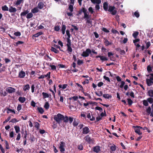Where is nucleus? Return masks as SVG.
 <instances>
[{
  "label": "nucleus",
  "mask_w": 153,
  "mask_h": 153,
  "mask_svg": "<svg viewBox=\"0 0 153 153\" xmlns=\"http://www.w3.org/2000/svg\"><path fill=\"white\" fill-rule=\"evenodd\" d=\"M63 115L62 114L59 113L56 115H55L53 117V119L57 123L60 124L63 120Z\"/></svg>",
  "instance_id": "1"
},
{
  "label": "nucleus",
  "mask_w": 153,
  "mask_h": 153,
  "mask_svg": "<svg viewBox=\"0 0 153 153\" xmlns=\"http://www.w3.org/2000/svg\"><path fill=\"white\" fill-rule=\"evenodd\" d=\"M91 52V50L90 49L88 48L85 51H83L81 55L83 57H87L89 56V54Z\"/></svg>",
  "instance_id": "2"
},
{
  "label": "nucleus",
  "mask_w": 153,
  "mask_h": 153,
  "mask_svg": "<svg viewBox=\"0 0 153 153\" xmlns=\"http://www.w3.org/2000/svg\"><path fill=\"white\" fill-rule=\"evenodd\" d=\"M64 122L67 123L68 122V120L69 121L70 123H71L73 120V118L71 117H69L67 116H65V117L63 116V120Z\"/></svg>",
  "instance_id": "3"
},
{
  "label": "nucleus",
  "mask_w": 153,
  "mask_h": 153,
  "mask_svg": "<svg viewBox=\"0 0 153 153\" xmlns=\"http://www.w3.org/2000/svg\"><path fill=\"white\" fill-rule=\"evenodd\" d=\"M115 7L114 6H109L108 11L111 12L112 15H115L117 13V11L114 10Z\"/></svg>",
  "instance_id": "4"
},
{
  "label": "nucleus",
  "mask_w": 153,
  "mask_h": 153,
  "mask_svg": "<svg viewBox=\"0 0 153 153\" xmlns=\"http://www.w3.org/2000/svg\"><path fill=\"white\" fill-rule=\"evenodd\" d=\"M65 146V143L63 141H62L60 142L59 148L61 152H63L65 151V149L64 148Z\"/></svg>",
  "instance_id": "5"
},
{
  "label": "nucleus",
  "mask_w": 153,
  "mask_h": 153,
  "mask_svg": "<svg viewBox=\"0 0 153 153\" xmlns=\"http://www.w3.org/2000/svg\"><path fill=\"white\" fill-rule=\"evenodd\" d=\"M82 133L83 134H88L90 132V129L87 126H85L82 128Z\"/></svg>",
  "instance_id": "6"
},
{
  "label": "nucleus",
  "mask_w": 153,
  "mask_h": 153,
  "mask_svg": "<svg viewBox=\"0 0 153 153\" xmlns=\"http://www.w3.org/2000/svg\"><path fill=\"white\" fill-rule=\"evenodd\" d=\"M84 139L89 143H92L93 142V140L91 139L88 135L85 136L84 137Z\"/></svg>",
  "instance_id": "7"
},
{
  "label": "nucleus",
  "mask_w": 153,
  "mask_h": 153,
  "mask_svg": "<svg viewBox=\"0 0 153 153\" xmlns=\"http://www.w3.org/2000/svg\"><path fill=\"white\" fill-rule=\"evenodd\" d=\"M25 76V72L23 71H21L19 73L18 77L20 78H23Z\"/></svg>",
  "instance_id": "8"
},
{
  "label": "nucleus",
  "mask_w": 153,
  "mask_h": 153,
  "mask_svg": "<svg viewBox=\"0 0 153 153\" xmlns=\"http://www.w3.org/2000/svg\"><path fill=\"white\" fill-rule=\"evenodd\" d=\"M44 2L42 1H40L37 5V7L40 9H42L43 8L44 4Z\"/></svg>",
  "instance_id": "9"
},
{
  "label": "nucleus",
  "mask_w": 153,
  "mask_h": 153,
  "mask_svg": "<svg viewBox=\"0 0 153 153\" xmlns=\"http://www.w3.org/2000/svg\"><path fill=\"white\" fill-rule=\"evenodd\" d=\"M7 91L10 93H12L15 91V89L11 87H9L7 88Z\"/></svg>",
  "instance_id": "10"
},
{
  "label": "nucleus",
  "mask_w": 153,
  "mask_h": 153,
  "mask_svg": "<svg viewBox=\"0 0 153 153\" xmlns=\"http://www.w3.org/2000/svg\"><path fill=\"white\" fill-rule=\"evenodd\" d=\"M93 151L97 153L99 152L100 151V147L99 146H96L93 148Z\"/></svg>",
  "instance_id": "11"
},
{
  "label": "nucleus",
  "mask_w": 153,
  "mask_h": 153,
  "mask_svg": "<svg viewBox=\"0 0 153 153\" xmlns=\"http://www.w3.org/2000/svg\"><path fill=\"white\" fill-rule=\"evenodd\" d=\"M16 10H17L16 8L13 7L12 6H10L9 10V11L10 13H15Z\"/></svg>",
  "instance_id": "12"
},
{
  "label": "nucleus",
  "mask_w": 153,
  "mask_h": 153,
  "mask_svg": "<svg viewBox=\"0 0 153 153\" xmlns=\"http://www.w3.org/2000/svg\"><path fill=\"white\" fill-rule=\"evenodd\" d=\"M29 13V11L28 10H25L24 12L21 13L20 14V16L21 17L24 16H25L26 14L27 15V13Z\"/></svg>",
  "instance_id": "13"
},
{
  "label": "nucleus",
  "mask_w": 153,
  "mask_h": 153,
  "mask_svg": "<svg viewBox=\"0 0 153 153\" xmlns=\"http://www.w3.org/2000/svg\"><path fill=\"white\" fill-rule=\"evenodd\" d=\"M96 58H100V59L102 61H107L108 60V59L103 56H96Z\"/></svg>",
  "instance_id": "14"
},
{
  "label": "nucleus",
  "mask_w": 153,
  "mask_h": 153,
  "mask_svg": "<svg viewBox=\"0 0 153 153\" xmlns=\"http://www.w3.org/2000/svg\"><path fill=\"white\" fill-rule=\"evenodd\" d=\"M134 130L135 132L139 135H141L142 134V133L140 132V129L137 128L136 126L135 127Z\"/></svg>",
  "instance_id": "15"
},
{
  "label": "nucleus",
  "mask_w": 153,
  "mask_h": 153,
  "mask_svg": "<svg viewBox=\"0 0 153 153\" xmlns=\"http://www.w3.org/2000/svg\"><path fill=\"white\" fill-rule=\"evenodd\" d=\"M152 80L150 79H146V82L148 86H149L152 85Z\"/></svg>",
  "instance_id": "16"
},
{
  "label": "nucleus",
  "mask_w": 153,
  "mask_h": 153,
  "mask_svg": "<svg viewBox=\"0 0 153 153\" xmlns=\"http://www.w3.org/2000/svg\"><path fill=\"white\" fill-rule=\"evenodd\" d=\"M104 39V43L105 44V45L106 46H108L109 45H111V42H110L107 39H105V38Z\"/></svg>",
  "instance_id": "17"
},
{
  "label": "nucleus",
  "mask_w": 153,
  "mask_h": 153,
  "mask_svg": "<svg viewBox=\"0 0 153 153\" xmlns=\"http://www.w3.org/2000/svg\"><path fill=\"white\" fill-rule=\"evenodd\" d=\"M24 0H17L15 3H14V4L15 5H20L21 4L23 3Z\"/></svg>",
  "instance_id": "18"
},
{
  "label": "nucleus",
  "mask_w": 153,
  "mask_h": 153,
  "mask_svg": "<svg viewBox=\"0 0 153 153\" xmlns=\"http://www.w3.org/2000/svg\"><path fill=\"white\" fill-rule=\"evenodd\" d=\"M31 12L33 13H37L39 11L38 8L37 7H34L33 9H32L31 10Z\"/></svg>",
  "instance_id": "19"
},
{
  "label": "nucleus",
  "mask_w": 153,
  "mask_h": 153,
  "mask_svg": "<svg viewBox=\"0 0 153 153\" xmlns=\"http://www.w3.org/2000/svg\"><path fill=\"white\" fill-rule=\"evenodd\" d=\"M79 120H78L74 119V122L73 123V125L74 126H77L79 123Z\"/></svg>",
  "instance_id": "20"
},
{
  "label": "nucleus",
  "mask_w": 153,
  "mask_h": 153,
  "mask_svg": "<svg viewBox=\"0 0 153 153\" xmlns=\"http://www.w3.org/2000/svg\"><path fill=\"white\" fill-rule=\"evenodd\" d=\"M103 8L104 10L106 11L108 10V4L107 2H105L103 4Z\"/></svg>",
  "instance_id": "21"
},
{
  "label": "nucleus",
  "mask_w": 153,
  "mask_h": 153,
  "mask_svg": "<svg viewBox=\"0 0 153 153\" xmlns=\"http://www.w3.org/2000/svg\"><path fill=\"white\" fill-rule=\"evenodd\" d=\"M30 88V85L29 84H27L24 86L23 90L24 91H27V90H28Z\"/></svg>",
  "instance_id": "22"
},
{
  "label": "nucleus",
  "mask_w": 153,
  "mask_h": 153,
  "mask_svg": "<svg viewBox=\"0 0 153 153\" xmlns=\"http://www.w3.org/2000/svg\"><path fill=\"white\" fill-rule=\"evenodd\" d=\"M66 26L65 25H62V27L61 30L62 32V33L63 34H64L65 33V30L66 29Z\"/></svg>",
  "instance_id": "23"
},
{
  "label": "nucleus",
  "mask_w": 153,
  "mask_h": 153,
  "mask_svg": "<svg viewBox=\"0 0 153 153\" xmlns=\"http://www.w3.org/2000/svg\"><path fill=\"white\" fill-rule=\"evenodd\" d=\"M148 93L149 97H153V90H150L148 91Z\"/></svg>",
  "instance_id": "24"
},
{
  "label": "nucleus",
  "mask_w": 153,
  "mask_h": 153,
  "mask_svg": "<svg viewBox=\"0 0 153 153\" xmlns=\"http://www.w3.org/2000/svg\"><path fill=\"white\" fill-rule=\"evenodd\" d=\"M16 133H18L20 131V128L19 126H16L14 127Z\"/></svg>",
  "instance_id": "25"
},
{
  "label": "nucleus",
  "mask_w": 153,
  "mask_h": 153,
  "mask_svg": "<svg viewBox=\"0 0 153 153\" xmlns=\"http://www.w3.org/2000/svg\"><path fill=\"white\" fill-rule=\"evenodd\" d=\"M25 98L24 97H20L19 98V100L22 103L24 102L25 101Z\"/></svg>",
  "instance_id": "26"
},
{
  "label": "nucleus",
  "mask_w": 153,
  "mask_h": 153,
  "mask_svg": "<svg viewBox=\"0 0 153 153\" xmlns=\"http://www.w3.org/2000/svg\"><path fill=\"white\" fill-rule=\"evenodd\" d=\"M33 16V14L32 12L28 13L26 16V18L27 19H29L31 18Z\"/></svg>",
  "instance_id": "27"
},
{
  "label": "nucleus",
  "mask_w": 153,
  "mask_h": 153,
  "mask_svg": "<svg viewBox=\"0 0 153 153\" xmlns=\"http://www.w3.org/2000/svg\"><path fill=\"white\" fill-rule=\"evenodd\" d=\"M67 47L71 46V41L70 38H67Z\"/></svg>",
  "instance_id": "28"
},
{
  "label": "nucleus",
  "mask_w": 153,
  "mask_h": 153,
  "mask_svg": "<svg viewBox=\"0 0 153 153\" xmlns=\"http://www.w3.org/2000/svg\"><path fill=\"white\" fill-rule=\"evenodd\" d=\"M51 50L54 52L56 53H59V51H58L57 50L56 48L53 47H52Z\"/></svg>",
  "instance_id": "29"
},
{
  "label": "nucleus",
  "mask_w": 153,
  "mask_h": 153,
  "mask_svg": "<svg viewBox=\"0 0 153 153\" xmlns=\"http://www.w3.org/2000/svg\"><path fill=\"white\" fill-rule=\"evenodd\" d=\"M103 97L105 99H108L111 97V96L108 94H104Z\"/></svg>",
  "instance_id": "30"
},
{
  "label": "nucleus",
  "mask_w": 153,
  "mask_h": 153,
  "mask_svg": "<svg viewBox=\"0 0 153 153\" xmlns=\"http://www.w3.org/2000/svg\"><path fill=\"white\" fill-rule=\"evenodd\" d=\"M43 34V33L41 32H38L33 35V36L35 37H37Z\"/></svg>",
  "instance_id": "31"
},
{
  "label": "nucleus",
  "mask_w": 153,
  "mask_h": 153,
  "mask_svg": "<svg viewBox=\"0 0 153 153\" xmlns=\"http://www.w3.org/2000/svg\"><path fill=\"white\" fill-rule=\"evenodd\" d=\"M42 94L43 95V97L44 98H48L49 97L48 94L46 93L43 92L42 93Z\"/></svg>",
  "instance_id": "32"
},
{
  "label": "nucleus",
  "mask_w": 153,
  "mask_h": 153,
  "mask_svg": "<svg viewBox=\"0 0 153 153\" xmlns=\"http://www.w3.org/2000/svg\"><path fill=\"white\" fill-rule=\"evenodd\" d=\"M143 105L146 106H148L149 105V103L146 100H144L143 101Z\"/></svg>",
  "instance_id": "33"
},
{
  "label": "nucleus",
  "mask_w": 153,
  "mask_h": 153,
  "mask_svg": "<svg viewBox=\"0 0 153 153\" xmlns=\"http://www.w3.org/2000/svg\"><path fill=\"white\" fill-rule=\"evenodd\" d=\"M67 51H68L69 54H71L72 51V49L71 48V46L67 47Z\"/></svg>",
  "instance_id": "34"
},
{
  "label": "nucleus",
  "mask_w": 153,
  "mask_h": 153,
  "mask_svg": "<svg viewBox=\"0 0 153 153\" xmlns=\"http://www.w3.org/2000/svg\"><path fill=\"white\" fill-rule=\"evenodd\" d=\"M38 110L39 112L41 114H42L44 112L43 109L41 107H39L38 108Z\"/></svg>",
  "instance_id": "35"
},
{
  "label": "nucleus",
  "mask_w": 153,
  "mask_h": 153,
  "mask_svg": "<svg viewBox=\"0 0 153 153\" xmlns=\"http://www.w3.org/2000/svg\"><path fill=\"white\" fill-rule=\"evenodd\" d=\"M68 9L71 12H72L73 11V5L70 4L68 7Z\"/></svg>",
  "instance_id": "36"
},
{
  "label": "nucleus",
  "mask_w": 153,
  "mask_h": 153,
  "mask_svg": "<svg viewBox=\"0 0 153 153\" xmlns=\"http://www.w3.org/2000/svg\"><path fill=\"white\" fill-rule=\"evenodd\" d=\"M44 108L46 109H48L49 107V105L48 102H45L44 106Z\"/></svg>",
  "instance_id": "37"
},
{
  "label": "nucleus",
  "mask_w": 153,
  "mask_h": 153,
  "mask_svg": "<svg viewBox=\"0 0 153 153\" xmlns=\"http://www.w3.org/2000/svg\"><path fill=\"white\" fill-rule=\"evenodd\" d=\"M2 9L4 11H8L9 10L8 8L6 5L2 7Z\"/></svg>",
  "instance_id": "38"
},
{
  "label": "nucleus",
  "mask_w": 153,
  "mask_h": 153,
  "mask_svg": "<svg viewBox=\"0 0 153 153\" xmlns=\"http://www.w3.org/2000/svg\"><path fill=\"white\" fill-rule=\"evenodd\" d=\"M139 34V33L137 32H134L132 34L133 36L134 37V38H136L137 36Z\"/></svg>",
  "instance_id": "39"
},
{
  "label": "nucleus",
  "mask_w": 153,
  "mask_h": 153,
  "mask_svg": "<svg viewBox=\"0 0 153 153\" xmlns=\"http://www.w3.org/2000/svg\"><path fill=\"white\" fill-rule=\"evenodd\" d=\"M151 108L150 106H149L146 110V111L148 113V114H150L151 111Z\"/></svg>",
  "instance_id": "40"
},
{
  "label": "nucleus",
  "mask_w": 153,
  "mask_h": 153,
  "mask_svg": "<svg viewBox=\"0 0 153 153\" xmlns=\"http://www.w3.org/2000/svg\"><path fill=\"white\" fill-rule=\"evenodd\" d=\"M110 149L111 151H114L116 149V146L115 145L111 146L110 147Z\"/></svg>",
  "instance_id": "41"
},
{
  "label": "nucleus",
  "mask_w": 153,
  "mask_h": 153,
  "mask_svg": "<svg viewBox=\"0 0 153 153\" xmlns=\"http://www.w3.org/2000/svg\"><path fill=\"white\" fill-rule=\"evenodd\" d=\"M147 101L150 103H152L153 102V99L150 97L147 99Z\"/></svg>",
  "instance_id": "42"
},
{
  "label": "nucleus",
  "mask_w": 153,
  "mask_h": 153,
  "mask_svg": "<svg viewBox=\"0 0 153 153\" xmlns=\"http://www.w3.org/2000/svg\"><path fill=\"white\" fill-rule=\"evenodd\" d=\"M19 121L16 118H14L12 119L11 121H10L9 122H12L13 123H16L18 122Z\"/></svg>",
  "instance_id": "43"
},
{
  "label": "nucleus",
  "mask_w": 153,
  "mask_h": 153,
  "mask_svg": "<svg viewBox=\"0 0 153 153\" xmlns=\"http://www.w3.org/2000/svg\"><path fill=\"white\" fill-rule=\"evenodd\" d=\"M95 94L97 96L99 97H100L102 95V93L101 91H100L98 93L96 92Z\"/></svg>",
  "instance_id": "44"
},
{
  "label": "nucleus",
  "mask_w": 153,
  "mask_h": 153,
  "mask_svg": "<svg viewBox=\"0 0 153 153\" xmlns=\"http://www.w3.org/2000/svg\"><path fill=\"white\" fill-rule=\"evenodd\" d=\"M88 10L89 12H90L91 14H93L94 12L93 8L91 7H90L88 8Z\"/></svg>",
  "instance_id": "45"
},
{
  "label": "nucleus",
  "mask_w": 153,
  "mask_h": 153,
  "mask_svg": "<svg viewBox=\"0 0 153 153\" xmlns=\"http://www.w3.org/2000/svg\"><path fill=\"white\" fill-rule=\"evenodd\" d=\"M14 35L16 36H20L21 35V33L20 32H17L14 33Z\"/></svg>",
  "instance_id": "46"
},
{
  "label": "nucleus",
  "mask_w": 153,
  "mask_h": 153,
  "mask_svg": "<svg viewBox=\"0 0 153 153\" xmlns=\"http://www.w3.org/2000/svg\"><path fill=\"white\" fill-rule=\"evenodd\" d=\"M66 33L68 36L67 38H70L71 36L70 33L69 31L68 30H67L66 31Z\"/></svg>",
  "instance_id": "47"
},
{
  "label": "nucleus",
  "mask_w": 153,
  "mask_h": 153,
  "mask_svg": "<svg viewBox=\"0 0 153 153\" xmlns=\"http://www.w3.org/2000/svg\"><path fill=\"white\" fill-rule=\"evenodd\" d=\"M83 63V61L82 60L78 59L77 61V64L78 65H80Z\"/></svg>",
  "instance_id": "48"
},
{
  "label": "nucleus",
  "mask_w": 153,
  "mask_h": 153,
  "mask_svg": "<svg viewBox=\"0 0 153 153\" xmlns=\"http://www.w3.org/2000/svg\"><path fill=\"white\" fill-rule=\"evenodd\" d=\"M147 70L149 73L151 72L152 71L151 67L149 65L147 67Z\"/></svg>",
  "instance_id": "49"
},
{
  "label": "nucleus",
  "mask_w": 153,
  "mask_h": 153,
  "mask_svg": "<svg viewBox=\"0 0 153 153\" xmlns=\"http://www.w3.org/2000/svg\"><path fill=\"white\" fill-rule=\"evenodd\" d=\"M95 109L96 110H98L100 111H102V109L101 107L99 106H97L95 107Z\"/></svg>",
  "instance_id": "50"
},
{
  "label": "nucleus",
  "mask_w": 153,
  "mask_h": 153,
  "mask_svg": "<svg viewBox=\"0 0 153 153\" xmlns=\"http://www.w3.org/2000/svg\"><path fill=\"white\" fill-rule=\"evenodd\" d=\"M78 99L77 96H74L70 98V100L73 99L74 101Z\"/></svg>",
  "instance_id": "51"
},
{
  "label": "nucleus",
  "mask_w": 153,
  "mask_h": 153,
  "mask_svg": "<svg viewBox=\"0 0 153 153\" xmlns=\"http://www.w3.org/2000/svg\"><path fill=\"white\" fill-rule=\"evenodd\" d=\"M102 30L103 31L106 32L107 33H109V31L108 30H107L106 28L105 27H103L102 29Z\"/></svg>",
  "instance_id": "52"
},
{
  "label": "nucleus",
  "mask_w": 153,
  "mask_h": 153,
  "mask_svg": "<svg viewBox=\"0 0 153 153\" xmlns=\"http://www.w3.org/2000/svg\"><path fill=\"white\" fill-rule=\"evenodd\" d=\"M125 84V82L124 81H121L120 85V87L121 88H122L123 86Z\"/></svg>",
  "instance_id": "53"
},
{
  "label": "nucleus",
  "mask_w": 153,
  "mask_h": 153,
  "mask_svg": "<svg viewBox=\"0 0 153 153\" xmlns=\"http://www.w3.org/2000/svg\"><path fill=\"white\" fill-rule=\"evenodd\" d=\"M128 102L129 105H131L133 102V101H132V100L131 99H128Z\"/></svg>",
  "instance_id": "54"
},
{
  "label": "nucleus",
  "mask_w": 153,
  "mask_h": 153,
  "mask_svg": "<svg viewBox=\"0 0 153 153\" xmlns=\"http://www.w3.org/2000/svg\"><path fill=\"white\" fill-rule=\"evenodd\" d=\"M134 15L137 18H138L140 16L138 12H137V11H136L134 13Z\"/></svg>",
  "instance_id": "55"
},
{
  "label": "nucleus",
  "mask_w": 153,
  "mask_h": 153,
  "mask_svg": "<svg viewBox=\"0 0 153 153\" xmlns=\"http://www.w3.org/2000/svg\"><path fill=\"white\" fill-rule=\"evenodd\" d=\"M151 45V43L150 42H148L146 43V48L148 49L150 46Z\"/></svg>",
  "instance_id": "56"
},
{
  "label": "nucleus",
  "mask_w": 153,
  "mask_h": 153,
  "mask_svg": "<svg viewBox=\"0 0 153 153\" xmlns=\"http://www.w3.org/2000/svg\"><path fill=\"white\" fill-rule=\"evenodd\" d=\"M103 78L104 79H105V80H107V81H108L109 82H110V79H109V78L108 77L106 76H103Z\"/></svg>",
  "instance_id": "57"
},
{
  "label": "nucleus",
  "mask_w": 153,
  "mask_h": 153,
  "mask_svg": "<svg viewBox=\"0 0 153 153\" xmlns=\"http://www.w3.org/2000/svg\"><path fill=\"white\" fill-rule=\"evenodd\" d=\"M83 148V147L82 145L81 144L79 145L78 146V149L80 150H82Z\"/></svg>",
  "instance_id": "58"
},
{
  "label": "nucleus",
  "mask_w": 153,
  "mask_h": 153,
  "mask_svg": "<svg viewBox=\"0 0 153 153\" xmlns=\"http://www.w3.org/2000/svg\"><path fill=\"white\" fill-rule=\"evenodd\" d=\"M84 18H86V19H88L89 18V15L87 14V13L84 14Z\"/></svg>",
  "instance_id": "59"
},
{
  "label": "nucleus",
  "mask_w": 153,
  "mask_h": 153,
  "mask_svg": "<svg viewBox=\"0 0 153 153\" xmlns=\"http://www.w3.org/2000/svg\"><path fill=\"white\" fill-rule=\"evenodd\" d=\"M50 66L51 68V69L53 70H56V66L54 65H50Z\"/></svg>",
  "instance_id": "60"
},
{
  "label": "nucleus",
  "mask_w": 153,
  "mask_h": 153,
  "mask_svg": "<svg viewBox=\"0 0 153 153\" xmlns=\"http://www.w3.org/2000/svg\"><path fill=\"white\" fill-rule=\"evenodd\" d=\"M21 137V134L20 133H19L17 135V137L16 138V140H19L20 139Z\"/></svg>",
  "instance_id": "61"
},
{
  "label": "nucleus",
  "mask_w": 153,
  "mask_h": 153,
  "mask_svg": "<svg viewBox=\"0 0 153 153\" xmlns=\"http://www.w3.org/2000/svg\"><path fill=\"white\" fill-rule=\"evenodd\" d=\"M22 108V106L21 105H19L17 107V110L19 111Z\"/></svg>",
  "instance_id": "62"
},
{
  "label": "nucleus",
  "mask_w": 153,
  "mask_h": 153,
  "mask_svg": "<svg viewBox=\"0 0 153 153\" xmlns=\"http://www.w3.org/2000/svg\"><path fill=\"white\" fill-rule=\"evenodd\" d=\"M39 123L38 122H36L35 123V127L37 129H38L39 127Z\"/></svg>",
  "instance_id": "63"
},
{
  "label": "nucleus",
  "mask_w": 153,
  "mask_h": 153,
  "mask_svg": "<svg viewBox=\"0 0 153 153\" xmlns=\"http://www.w3.org/2000/svg\"><path fill=\"white\" fill-rule=\"evenodd\" d=\"M60 28L59 26H56L54 27V29L56 31H58L59 30Z\"/></svg>",
  "instance_id": "64"
}]
</instances>
